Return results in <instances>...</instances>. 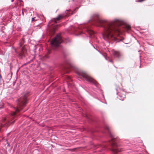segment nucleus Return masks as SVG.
I'll use <instances>...</instances> for the list:
<instances>
[{
    "label": "nucleus",
    "instance_id": "7",
    "mask_svg": "<svg viewBox=\"0 0 154 154\" xmlns=\"http://www.w3.org/2000/svg\"><path fill=\"white\" fill-rule=\"evenodd\" d=\"M118 92L117 94L120 97V99L123 100V99L125 97V92L122 89H119V90L117 89Z\"/></svg>",
    "mask_w": 154,
    "mask_h": 154
},
{
    "label": "nucleus",
    "instance_id": "8",
    "mask_svg": "<svg viewBox=\"0 0 154 154\" xmlns=\"http://www.w3.org/2000/svg\"><path fill=\"white\" fill-rule=\"evenodd\" d=\"M113 54L114 56L118 58H119L122 55V53L120 51H113Z\"/></svg>",
    "mask_w": 154,
    "mask_h": 154
},
{
    "label": "nucleus",
    "instance_id": "5",
    "mask_svg": "<svg viewBox=\"0 0 154 154\" xmlns=\"http://www.w3.org/2000/svg\"><path fill=\"white\" fill-rule=\"evenodd\" d=\"M63 40L61 36L57 35L51 42V43L52 46L57 47L62 42Z\"/></svg>",
    "mask_w": 154,
    "mask_h": 154
},
{
    "label": "nucleus",
    "instance_id": "1",
    "mask_svg": "<svg viewBox=\"0 0 154 154\" xmlns=\"http://www.w3.org/2000/svg\"><path fill=\"white\" fill-rule=\"evenodd\" d=\"M98 22L104 29V32L103 35L104 39L116 41L117 38L114 35L118 36L120 33L118 22H108L100 19L98 20Z\"/></svg>",
    "mask_w": 154,
    "mask_h": 154
},
{
    "label": "nucleus",
    "instance_id": "12",
    "mask_svg": "<svg viewBox=\"0 0 154 154\" xmlns=\"http://www.w3.org/2000/svg\"><path fill=\"white\" fill-rule=\"evenodd\" d=\"M88 32L90 35H92L94 34V32L93 31L91 30H88Z\"/></svg>",
    "mask_w": 154,
    "mask_h": 154
},
{
    "label": "nucleus",
    "instance_id": "9",
    "mask_svg": "<svg viewBox=\"0 0 154 154\" xmlns=\"http://www.w3.org/2000/svg\"><path fill=\"white\" fill-rule=\"evenodd\" d=\"M25 51V50L24 48H22V50L21 51L19 54V56L20 57V58H21L24 56Z\"/></svg>",
    "mask_w": 154,
    "mask_h": 154
},
{
    "label": "nucleus",
    "instance_id": "17",
    "mask_svg": "<svg viewBox=\"0 0 154 154\" xmlns=\"http://www.w3.org/2000/svg\"><path fill=\"white\" fill-rule=\"evenodd\" d=\"M24 11L23 10V11H22V14H23V16L24 15Z\"/></svg>",
    "mask_w": 154,
    "mask_h": 154
},
{
    "label": "nucleus",
    "instance_id": "4",
    "mask_svg": "<svg viewBox=\"0 0 154 154\" xmlns=\"http://www.w3.org/2000/svg\"><path fill=\"white\" fill-rule=\"evenodd\" d=\"M64 17V16L62 14L59 15L56 18L52 19L49 23L48 25L49 27L48 30L50 34L52 35L55 32V30L57 29L58 25L53 26L54 23H57V21H58Z\"/></svg>",
    "mask_w": 154,
    "mask_h": 154
},
{
    "label": "nucleus",
    "instance_id": "6",
    "mask_svg": "<svg viewBox=\"0 0 154 154\" xmlns=\"http://www.w3.org/2000/svg\"><path fill=\"white\" fill-rule=\"evenodd\" d=\"M83 78L88 81L96 85H97L98 84L97 82L93 78L89 76L87 74L85 73L82 72L80 74Z\"/></svg>",
    "mask_w": 154,
    "mask_h": 154
},
{
    "label": "nucleus",
    "instance_id": "14",
    "mask_svg": "<svg viewBox=\"0 0 154 154\" xmlns=\"http://www.w3.org/2000/svg\"><path fill=\"white\" fill-rule=\"evenodd\" d=\"M145 0H139L138 1V2H141Z\"/></svg>",
    "mask_w": 154,
    "mask_h": 154
},
{
    "label": "nucleus",
    "instance_id": "18",
    "mask_svg": "<svg viewBox=\"0 0 154 154\" xmlns=\"http://www.w3.org/2000/svg\"><path fill=\"white\" fill-rule=\"evenodd\" d=\"M32 21H33L34 20V18H32Z\"/></svg>",
    "mask_w": 154,
    "mask_h": 154
},
{
    "label": "nucleus",
    "instance_id": "13",
    "mask_svg": "<svg viewBox=\"0 0 154 154\" xmlns=\"http://www.w3.org/2000/svg\"><path fill=\"white\" fill-rule=\"evenodd\" d=\"M94 16L95 17H98L99 16V14H96L94 15Z\"/></svg>",
    "mask_w": 154,
    "mask_h": 154
},
{
    "label": "nucleus",
    "instance_id": "15",
    "mask_svg": "<svg viewBox=\"0 0 154 154\" xmlns=\"http://www.w3.org/2000/svg\"><path fill=\"white\" fill-rule=\"evenodd\" d=\"M23 10L24 11V12H25L26 13V10L25 9H23Z\"/></svg>",
    "mask_w": 154,
    "mask_h": 154
},
{
    "label": "nucleus",
    "instance_id": "10",
    "mask_svg": "<svg viewBox=\"0 0 154 154\" xmlns=\"http://www.w3.org/2000/svg\"><path fill=\"white\" fill-rule=\"evenodd\" d=\"M125 28L127 29L128 30H129L131 29V26L129 25H126L125 26Z\"/></svg>",
    "mask_w": 154,
    "mask_h": 154
},
{
    "label": "nucleus",
    "instance_id": "11",
    "mask_svg": "<svg viewBox=\"0 0 154 154\" xmlns=\"http://www.w3.org/2000/svg\"><path fill=\"white\" fill-rule=\"evenodd\" d=\"M24 42V41L23 39H22L21 40L20 42L19 43L20 45V46H21L23 44Z\"/></svg>",
    "mask_w": 154,
    "mask_h": 154
},
{
    "label": "nucleus",
    "instance_id": "2",
    "mask_svg": "<svg viewBox=\"0 0 154 154\" xmlns=\"http://www.w3.org/2000/svg\"><path fill=\"white\" fill-rule=\"evenodd\" d=\"M27 97V96L26 95H24L18 99L17 108L14 107L15 111L12 112L10 118L8 116H6L2 119V123L0 126V131H1L2 128L3 127L7 128L11 125L14 123L15 120L12 122L11 121L14 118V116L16 115V113L19 112L20 110L22 109L26 104Z\"/></svg>",
    "mask_w": 154,
    "mask_h": 154
},
{
    "label": "nucleus",
    "instance_id": "16",
    "mask_svg": "<svg viewBox=\"0 0 154 154\" xmlns=\"http://www.w3.org/2000/svg\"><path fill=\"white\" fill-rule=\"evenodd\" d=\"M109 61L110 62H111L112 63H113L112 61L111 60H109Z\"/></svg>",
    "mask_w": 154,
    "mask_h": 154
},
{
    "label": "nucleus",
    "instance_id": "3",
    "mask_svg": "<svg viewBox=\"0 0 154 154\" xmlns=\"http://www.w3.org/2000/svg\"><path fill=\"white\" fill-rule=\"evenodd\" d=\"M105 128L108 131L110 136L112 137L111 140L110 141L111 146L112 147L111 150L114 153H116L122 151L119 145L117 144V140L115 138V136L111 132L109 127L106 126Z\"/></svg>",
    "mask_w": 154,
    "mask_h": 154
}]
</instances>
